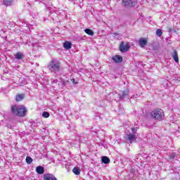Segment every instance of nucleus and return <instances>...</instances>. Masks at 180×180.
<instances>
[{
	"instance_id": "obj_1",
	"label": "nucleus",
	"mask_w": 180,
	"mask_h": 180,
	"mask_svg": "<svg viewBox=\"0 0 180 180\" xmlns=\"http://www.w3.org/2000/svg\"><path fill=\"white\" fill-rule=\"evenodd\" d=\"M48 69L53 74H58L61 71V62L58 59H52L48 64Z\"/></svg>"
},
{
	"instance_id": "obj_2",
	"label": "nucleus",
	"mask_w": 180,
	"mask_h": 180,
	"mask_svg": "<svg viewBox=\"0 0 180 180\" xmlns=\"http://www.w3.org/2000/svg\"><path fill=\"white\" fill-rule=\"evenodd\" d=\"M26 112H27V110L23 105L11 106V113H13V115L23 117L26 116Z\"/></svg>"
},
{
	"instance_id": "obj_3",
	"label": "nucleus",
	"mask_w": 180,
	"mask_h": 180,
	"mask_svg": "<svg viewBox=\"0 0 180 180\" xmlns=\"http://www.w3.org/2000/svg\"><path fill=\"white\" fill-rule=\"evenodd\" d=\"M150 116L155 120H158V122H162L165 119V113L164 110L157 108L150 112Z\"/></svg>"
},
{
	"instance_id": "obj_4",
	"label": "nucleus",
	"mask_w": 180,
	"mask_h": 180,
	"mask_svg": "<svg viewBox=\"0 0 180 180\" xmlns=\"http://www.w3.org/2000/svg\"><path fill=\"white\" fill-rule=\"evenodd\" d=\"M124 6H136L137 5V0H122Z\"/></svg>"
},
{
	"instance_id": "obj_5",
	"label": "nucleus",
	"mask_w": 180,
	"mask_h": 180,
	"mask_svg": "<svg viewBox=\"0 0 180 180\" xmlns=\"http://www.w3.org/2000/svg\"><path fill=\"white\" fill-rule=\"evenodd\" d=\"M130 49V46L129 44H124V42H121L120 45V50L122 53H126Z\"/></svg>"
},
{
	"instance_id": "obj_6",
	"label": "nucleus",
	"mask_w": 180,
	"mask_h": 180,
	"mask_svg": "<svg viewBox=\"0 0 180 180\" xmlns=\"http://www.w3.org/2000/svg\"><path fill=\"white\" fill-rule=\"evenodd\" d=\"M44 180H57V178H56V176L51 174H46L44 175Z\"/></svg>"
},
{
	"instance_id": "obj_7",
	"label": "nucleus",
	"mask_w": 180,
	"mask_h": 180,
	"mask_svg": "<svg viewBox=\"0 0 180 180\" xmlns=\"http://www.w3.org/2000/svg\"><path fill=\"white\" fill-rule=\"evenodd\" d=\"M129 96V89L124 90L122 94H118L120 99H124L126 96Z\"/></svg>"
},
{
	"instance_id": "obj_8",
	"label": "nucleus",
	"mask_w": 180,
	"mask_h": 180,
	"mask_svg": "<svg viewBox=\"0 0 180 180\" xmlns=\"http://www.w3.org/2000/svg\"><path fill=\"white\" fill-rule=\"evenodd\" d=\"M147 43H148L147 39L141 38L139 39V46L140 47H141V49H144Z\"/></svg>"
},
{
	"instance_id": "obj_9",
	"label": "nucleus",
	"mask_w": 180,
	"mask_h": 180,
	"mask_svg": "<svg viewBox=\"0 0 180 180\" xmlns=\"http://www.w3.org/2000/svg\"><path fill=\"white\" fill-rule=\"evenodd\" d=\"M112 60L115 63H122V61H123V58L119 55H116L112 57Z\"/></svg>"
},
{
	"instance_id": "obj_10",
	"label": "nucleus",
	"mask_w": 180,
	"mask_h": 180,
	"mask_svg": "<svg viewBox=\"0 0 180 180\" xmlns=\"http://www.w3.org/2000/svg\"><path fill=\"white\" fill-rule=\"evenodd\" d=\"M172 58L174 60L175 63H179V58H178V52L176 51H174L172 54Z\"/></svg>"
},
{
	"instance_id": "obj_11",
	"label": "nucleus",
	"mask_w": 180,
	"mask_h": 180,
	"mask_svg": "<svg viewBox=\"0 0 180 180\" xmlns=\"http://www.w3.org/2000/svg\"><path fill=\"white\" fill-rule=\"evenodd\" d=\"M127 139H128L129 141H130V143H131L132 141H136V139H137V138L136 137V134H127Z\"/></svg>"
},
{
	"instance_id": "obj_12",
	"label": "nucleus",
	"mask_w": 180,
	"mask_h": 180,
	"mask_svg": "<svg viewBox=\"0 0 180 180\" xmlns=\"http://www.w3.org/2000/svg\"><path fill=\"white\" fill-rule=\"evenodd\" d=\"M72 46V44H71V42L68 41H65L63 43V47L64 49H65L66 50H70V49H71V47Z\"/></svg>"
},
{
	"instance_id": "obj_13",
	"label": "nucleus",
	"mask_w": 180,
	"mask_h": 180,
	"mask_svg": "<svg viewBox=\"0 0 180 180\" xmlns=\"http://www.w3.org/2000/svg\"><path fill=\"white\" fill-rule=\"evenodd\" d=\"M36 172L40 175L44 174V167L43 166H38L36 168Z\"/></svg>"
},
{
	"instance_id": "obj_14",
	"label": "nucleus",
	"mask_w": 180,
	"mask_h": 180,
	"mask_svg": "<svg viewBox=\"0 0 180 180\" xmlns=\"http://www.w3.org/2000/svg\"><path fill=\"white\" fill-rule=\"evenodd\" d=\"M3 4L5 5V6H11L12 4L13 3V0H2Z\"/></svg>"
},
{
	"instance_id": "obj_15",
	"label": "nucleus",
	"mask_w": 180,
	"mask_h": 180,
	"mask_svg": "<svg viewBox=\"0 0 180 180\" xmlns=\"http://www.w3.org/2000/svg\"><path fill=\"white\" fill-rule=\"evenodd\" d=\"M25 99V94H18L15 98V101L17 102H20V101H23Z\"/></svg>"
},
{
	"instance_id": "obj_16",
	"label": "nucleus",
	"mask_w": 180,
	"mask_h": 180,
	"mask_svg": "<svg viewBox=\"0 0 180 180\" xmlns=\"http://www.w3.org/2000/svg\"><path fill=\"white\" fill-rule=\"evenodd\" d=\"M101 161L103 164H109V162H110V159L106 156H103L101 158Z\"/></svg>"
},
{
	"instance_id": "obj_17",
	"label": "nucleus",
	"mask_w": 180,
	"mask_h": 180,
	"mask_svg": "<svg viewBox=\"0 0 180 180\" xmlns=\"http://www.w3.org/2000/svg\"><path fill=\"white\" fill-rule=\"evenodd\" d=\"M72 172L75 175H79V174H81V169H79V167H75L72 169Z\"/></svg>"
},
{
	"instance_id": "obj_18",
	"label": "nucleus",
	"mask_w": 180,
	"mask_h": 180,
	"mask_svg": "<svg viewBox=\"0 0 180 180\" xmlns=\"http://www.w3.org/2000/svg\"><path fill=\"white\" fill-rule=\"evenodd\" d=\"M15 58L17 60H22V58H23V53H22V52H18L15 54Z\"/></svg>"
},
{
	"instance_id": "obj_19",
	"label": "nucleus",
	"mask_w": 180,
	"mask_h": 180,
	"mask_svg": "<svg viewBox=\"0 0 180 180\" xmlns=\"http://www.w3.org/2000/svg\"><path fill=\"white\" fill-rule=\"evenodd\" d=\"M84 32L85 33H86V34H89V36H94V31H92V30L85 29Z\"/></svg>"
},
{
	"instance_id": "obj_20",
	"label": "nucleus",
	"mask_w": 180,
	"mask_h": 180,
	"mask_svg": "<svg viewBox=\"0 0 180 180\" xmlns=\"http://www.w3.org/2000/svg\"><path fill=\"white\" fill-rule=\"evenodd\" d=\"M25 161L27 164L30 165L32 164V162H33V159L31 157L27 156L25 159Z\"/></svg>"
},
{
	"instance_id": "obj_21",
	"label": "nucleus",
	"mask_w": 180,
	"mask_h": 180,
	"mask_svg": "<svg viewBox=\"0 0 180 180\" xmlns=\"http://www.w3.org/2000/svg\"><path fill=\"white\" fill-rule=\"evenodd\" d=\"M156 34L158 37H161V36H162V30L161 29L157 30Z\"/></svg>"
},
{
	"instance_id": "obj_22",
	"label": "nucleus",
	"mask_w": 180,
	"mask_h": 180,
	"mask_svg": "<svg viewBox=\"0 0 180 180\" xmlns=\"http://www.w3.org/2000/svg\"><path fill=\"white\" fill-rule=\"evenodd\" d=\"M42 117H45V119H47V117H50V113H49V112L44 111V112L42 113Z\"/></svg>"
},
{
	"instance_id": "obj_23",
	"label": "nucleus",
	"mask_w": 180,
	"mask_h": 180,
	"mask_svg": "<svg viewBox=\"0 0 180 180\" xmlns=\"http://www.w3.org/2000/svg\"><path fill=\"white\" fill-rule=\"evenodd\" d=\"M176 156V153H172V154L170 155L169 158H170L171 160H174V158H175Z\"/></svg>"
},
{
	"instance_id": "obj_24",
	"label": "nucleus",
	"mask_w": 180,
	"mask_h": 180,
	"mask_svg": "<svg viewBox=\"0 0 180 180\" xmlns=\"http://www.w3.org/2000/svg\"><path fill=\"white\" fill-rule=\"evenodd\" d=\"M131 131H132L133 134H134L136 133V131H137V129L135 128H132Z\"/></svg>"
},
{
	"instance_id": "obj_25",
	"label": "nucleus",
	"mask_w": 180,
	"mask_h": 180,
	"mask_svg": "<svg viewBox=\"0 0 180 180\" xmlns=\"http://www.w3.org/2000/svg\"><path fill=\"white\" fill-rule=\"evenodd\" d=\"M52 82H53V84H57L58 82V80L54 79V80H53Z\"/></svg>"
},
{
	"instance_id": "obj_26",
	"label": "nucleus",
	"mask_w": 180,
	"mask_h": 180,
	"mask_svg": "<svg viewBox=\"0 0 180 180\" xmlns=\"http://www.w3.org/2000/svg\"><path fill=\"white\" fill-rule=\"evenodd\" d=\"M71 81H72V82L73 84H76V83H75V79H71Z\"/></svg>"
},
{
	"instance_id": "obj_27",
	"label": "nucleus",
	"mask_w": 180,
	"mask_h": 180,
	"mask_svg": "<svg viewBox=\"0 0 180 180\" xmlns=\"http://www.w3.org/2000/svg\"><path fill=\"white\" fill-rule=\"evenodd\" d=\"M85 39V36L82 38V40H84Z\"/></svg>"
}]
</instances>
